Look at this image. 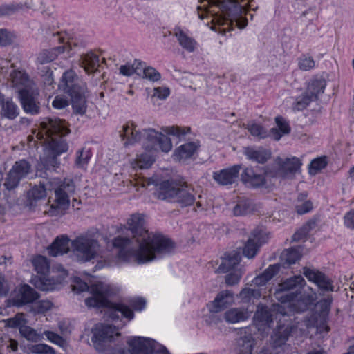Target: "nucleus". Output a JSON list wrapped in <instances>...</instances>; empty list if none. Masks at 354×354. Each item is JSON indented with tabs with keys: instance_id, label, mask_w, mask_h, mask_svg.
I'll list each match as a JSON object with an SVG mask.
<instances>
[{
	"instance_id": "44",
	"label": "nucleus",
	"mask_w": 354,
	"mask_h": 354,
	"mask_svg": "<svg viewBox=\"0 0 354 354\" xmlns=\"http://www.w3.org/2000/svg\"><path fill=\"white\" fill-rule=\"evenodd\" d=\"M1 111L3 116L10 120L15 119L19 114L18 106L12 101L4 102L3 95L1 94Z\"/></svg>"
},
{
	"instance_id": "52",
	"label": "nucleus",
	"mask_w": 354,
	"mask_h": 354,
	"mask_svg": "<svg viewBox=\"0 0 354 354\" xmlns=\"http://www.w3.org/2000/svg\"><path fill=\"white\" fill-rule=\"evenodd\" d=\"M143 65V62L135 59L132 66L128 64L122 65L120 67V73L124 76H131L135 73H138V70L141 71Z\"/></svg>"
},
{
	"instance_id": "43",
	"label": "nucleus",
	"mask_w": 354,
	"mask_h": 354,
	"mask_svg": "<svg viewBox=\"0 0 354 354\" xmlns=\"http://www.w3.org/2000/svg\"><path fill=\"white\" fill-rule=\"evenodd\" d=\"M145 152L138 156L136 163L140 169H148L151 167L156 160V152L155 151H149L144 149Z\"/></svg>"
},
{
	"instance_id": "21",
	"label": "nucleus",
	"mask_w": 354,
	"mask_h": 354,
	"mask_svg": "<svg viewBox=\"0 0 354 354\" xmlns=\"http://www.w3.org/2000/svg\"><path fill=\"white\" fill-rule=\"evenodd\" d=\"M234 303V293L231 290L220 291L208 306L211 313H219L232 306Z\"/></svg>"
},
{
	"instance_id": "11",
	"label": "nucleus",
	"mask_w": 354,
	"mask_h": 354,
	"mask_svg": "<svg viewBox=\"0 0 354 354\" xmlns=\"http://www.w3.org/2000/svg\"><path fill=\"white\" fill-rule=\"evenodd\" d=\"M31 169L30 162L24 159L16 161L8 174L4 186L8 190L15 188L20 180L27 176Z\"/></svg>"
},
{
	"instance_id": "18",
	"label": "nucleus",
	"mask_w": 354,
	"mask_h": 354,
	"mask_svg": "<svg viewBox=\"0 0 354 354\" xmlns=\"http://www.w3.org/2000/svg\"><path fill=\"white\" fill-rule=\"evenodd\" d=\"M268 171L265 169L264 174H257L252 167H245L241 174V180L242 183L248 187L257 189L266 185L267 180L266 175Z\"/></svg>"
},
{
	"instance_id": "58",
	"label": "nucleus",
	"mask_w": 354,
	"mask_h": 354,
	"mask_svg": "<svg viewBox=\"0 0 354 354\" xmlns=\"http://www.w3.org/2000/svg\"><path fill=\"white\" fill-rule=\"evenodd\" d=\"M24 5L21 3H11L1 5V15H10L20 10H22Z\"/></svg>"
},
{
	"instance_id": "53",
	"label": "nucleus",
	"mask_w": 354,
	"mask_h": 354,
	"mask_svg": "<svg viewBox=\"0 0 354 354\" xmlns=\"http://www.w3.org/2000/svg\"><path fill=\"white\" fill-rule=\"evenodd\" d=\"M333 303V298L331 296H328L318 302L319 307V316L322 318L326 319L330 311L331 305Z\"/></svg>"
},
{
	"instance_id": "41",
	"label": "nucleus",
	"mask_w": 354,
	"mask_h": 354,
	"mask_svg": "<svg viewBox=\"0 0 354 354\" xmlns=\"http://www.w3.org/2000/svg\"><path fill=\"white\" fill-rule=\"evenodd\" d=\"M291 99L293 100L292 109L294 112L302 111L306 109L311 102H315L306 91L298 96L291 97Z\"/></svg>"
},
{
	"instance_id": "54",
	"label": "nucleus",
	"mask_w": 354,
	"mask_h": 354,
	"mask_svg": "<svg viewBox=\"0 0 354 354\" xmlns=\"http://www.w3.org/2000/svg\"><path fill=\"white\" fill-rule=\"evenodd\" d=\"M3 322V320H1ZM6 322V326L9 328H19L24 324H27V319L25 317V315L22 313H17L13 317L3 320Z\"/></svg>"
},
{
	"instance_id": "19",
	"label": "nucleus",
	"mask_w": 354,
	"mask_h": 354,
	"mask_svg": "<svg viewBox=\"0 0 354 354\" xmlns=\"http://www.w3.org/2000/svg\"><path fill=\"white\" fill-rule=\"evenodd\" d=\"M241 165L236 164L213 173V179L222 186L232 185L239 176Z\"/></svg>"
},
{
	"instance_id": "60",
	"label": "nucleus",
	"mask_w": 354,
	"mask_h": 354,
	"mask_svg": "<svg viewBox=\"0 0 354 354\" xmlns=\"http://www.w3.org/2000/svg\"><path fill=\"white\" fill-rule=\"evenodd\" d=\"M41 77L44 78L45 84L52 85L54 82L53 72L49 66L38 68Z\"/></svg>"
},
{
	"instance_id": "9",
	"label": "nucleus",
	"mask_w": 354,
	"mask_h": 354,
	"mask_svg": "<svg viewBox=\"0 0 354 354\" xmlns=\"http://www.w3.org/2000/svg\"><path fill=\"white\" fill-rule=\"evenodd\" d=\"M89 292L92 296L85 299V304L88 307L110 309L113 301L108 298L110 294V288L108 286L102 281H97L90 285Z\"/></svg>"
},
{
	"instance_id": "24",
	"label": "nucleus",
	"mask_w": 354,
	"mask_h": 354,
	"mask_svg": "<svg viewBox=\"0 0 354 354\" xmlns=\"http://www.w3.org/2000/svg\"><path fill=\"white\" fill-rule=\"evenodd\" d=\"M295 330L292 325L278 324L273 330L271 339L274 347H281L288 342Z\"/></svg>"
},
{
	"instance_id": "8",
	"label": "nucleus",
	"mask_w": 354,
	"mask_h": 354,
	"mask_svg": "<svg viewBox=\"0 0 354 354\" xmlns=\"http://www.w3.org/2000/svg\"><path fill=\"white\" fill-rule=\"evenodd\" d=\"M71 246L82 263L91 261L97 257L98 241L86 235L77 236L72 241Z\"/></svg>"
},
{
	"instance_id": "40",
	"label": "nucleus",
	"mask_w": 354,
	"mask_h": 354,
	"mask_svg": "<svg viewBox=\"0 0 354 354\" xmlns=\"http://www.w3.org/2000/svg\"><path fill=\"white\" fill-rule=\"evenodd\" d=\"M93 156L90 148L83 147L76 151L75 165L77 168L86 169Z\"/></svg>"
},
{
	"instance_id": "62",
	"label": "nucleus",
	"mask_w": 354,
	"mask_h": 354,
	"mask_svg": "<svg viewBox=\"0 0 354 354\" xmlns=\"http://www.w3.org/2000/svg\"><path fill=\"white\" fill-rule=\"evenodd\" d=\"M31 351L33 354H54V350L50 346L44 344L33 345L31 347Z\"/></svg>"
},
{
	"instance_id": "20",
	"label": "nucleus",
	"mask_w": 354,
	"mask_h": 354,
	"mask_svg": "<svg viewBox=\"0 0 354 354\" xmlns=\"http://www.w3.org/2000/svg\"><path fill=\"white\" fill-rule=\"evenodd\" d=\"M200 147L201 143L198 140L185 142L176 148L172 156L173 159L183 162L192 159L197 154Z\"/></svg>"
},
{
	"instance_id": "38",
	"label": "nucleus",
	"mask_w": 354,
	"mask_h": 354,
	"mask_svg": "<svg viewBox=\"0 0 354 354\" xmlns=\"http://www.w3.org/2000/svg\"><path fill=\"white\" fill-rule=\"evenodd\" d=\"M67 191H71L69 184H61L55 191V203L58 207L66 208L69 206L70 200Z\"/></svg>"
},
{
	"instance_id": "56",
	"label": "nucleus",
	"mask_w": 354,
	"mask_h": 354,
	"mask_svg": "<svg viewBox=\"0 0 354 354\" xmlns=\"http://www.w3.org/2000/svg\"><path fill=\"white\" fill-rule=\"evenodd\" d=\"M127 303L132 308L133 310L141 312L146 308V300L140 297L129 298L127 300Z\"/></svg>"
},
{
	"instance_id": "47",
	"label": "nucleus",
	"mask_w": 354,
	"mask_h": 354,
	"mask_svg": "<svg viewBox=\"0 0 354 354\" xmlns=\"http://www.w3.org/2000/svg\"><path fill=\"white\" fill-rule=\"evenodd\" d=\"M46 196V189L44 184L35 185L27 192V198L30 205L32 204V201L44 198Z\"/></svg>"
},
{
	"instance_id": "14",
	"label": "nucleus",
	"mask_w": 354,
	"mask_h": 354,
	"mask_svg": "<svg viewBox=\"0 0 354 354\" xmlns=\"http://www.w3.org/2000/svg\"><path fill=\"white\" fill-rule=\"evenodd\" d=\"M180 181L173 179H168L157 183L153 178L148 179L147 185H154L156 186L155 195L160 200L172 201L176 196V192Z\"/></svg>"
},
{
	"instance_id": "37",
	"label": "nucleus",
	"mask_w": 354,
	"mask_h": 354,
	"mask_svg": "<svg viewBox=\"0 0 354 354\" xmlns=\"http://www.w3.org/2000/svg\"><path fill=\"white\" fill-rule=\"evenodd\" d=\"M261 291L259 289L250 288H244L237 295L240 301L243 304H254V301L259 300L261 297Z\"/></svg>"
},
{
	"instance_id": "63",
	"label": "nucleus",
	"mask_w": 354,
	"mask_h": 354,
	"mask_svg": "<svg viewBox=\"0 0 354 354\" xmlns=\"http://www.w3.org/2000/svg\"><path fill=\"white\" fill-rule=\"evenodd\" d=\"M15 39L16 35L14 32L1 28V46L11 45Z\"/></svg>"
},
{
	"instance_id": "57",
	"label": "nucleus",
	"mask_w": 354,
	"mask_h": 354,
	"mask_svg": "<svg viewBox=\"0 0 354 354\" xmlns=\"http://www.w3.org/2000/svg\"><path fill=\"white\" fill-rule=\"evenodd\" d=\"M145 64L144 63L142 70H143V74L145 78L153 82L158 81L160 79V73L156 69L150 66L145 67Z\"/></svg>"
},
{
	"instance_id": "2",
	"label": "nucleus",
	"mask_w": 354,
	"mask_h": 354,
	"mask_svg": "<svg viewBox=\"0 0 354 354\" xmlns=\"http://www.w3.org/2000/svg\"><path fill=\"white\" fill-rule=\"evenodd\" d=\"M137 248H127L132 243L129 237L117 236L112 240V245L118 248V257L124 261L134 260L138 264H146L173 254L176 248V242L160 232L151 233L138 241Z\"/></svg>"
},
{
	"instance_id": "6",
	"label": "nucleus",
	"mask_w": 354,
	"mask_h": 354,
	"mask_svg": "<svg viewBox=\"0 0 354 354\" xmlns=\"http://www.w3.org/2000/svg\"><path fill=\"white\" fill-rule=\"evenodd\" d=\"M41 127L45 131L46 135L51 138L49 142V149L55 156H59L68 151V145L62 136L65 133H68L70 131L69 129H64L57 120L50 118L41 122Z\"/></svg>"
},
{
	"instance_id": "48",
	"label": "nucleus",
	"mask_w": 354,
	"mask_h": 354,
	"mask_svg": "<svg viewBox=\"0 0 354 354\" xmlns=\"http://www.w3.org/2000/svg\"><path fill=\"white\" fill-rule=\"evenodd\" d=\"M110 309L115 310L122 314V316L129 320L134 319L135 315L132 308L129 305H127L122 302H114L111 304Z\"/></svg>"
},
{
	"instance_id": "5",
	"label": "nucleus",
	"mask_w": 354,
	"mask_h": 354,
	"mask_svg": "<svg viewBox=\"0 0 354 354\" xmlns=\"http://www.w3.org/2000/svg\"><path fill=\"white\" fill-rule=\"evenodd\" d=\"M31 263L37 273L32 277L31 283L41 291L55 290L56 282L53 277H50V263L49 259L43 255L36 254L32 258Z\"/></svg>"
},
{
	"instance_id": "10",
	"label": "nucleus",
	"mask_w": 354,
	"mask_h": 354,
	"mask_svg": "<svg viewBox=\"0 0 354 354\" xmlns=\"http://www.w3.org/2000/svg\"><path fill=\"white\" fill-rule=\"evenodd\" d=\"M39 297V293L30 286L27 283L20 284L15 293L8 299L7 306L21 308L34 304Z\"/></svg>"
},
{
	"instance_id": "33",
	"label": "nucleus",
	"mask_w": 354,
	"mask_h": 354,
	"mask_svg": "<svg viewBox=\"0 0 354 354\" xmlns=\"http://www.w3.org/2000/svg\"><path fill=\"white\" fill-rule=\"evenodd\" d=\"M274 120L277 128H271L270 136L272 139L278 141L283 136L290 133L291 127L289 122L281 115L276 116Z\"/></svg>"
},
{
	"instance_id": "26",
	"label": "nucleus",
	"mask_w": 354,
	"mask_h": 354,
	"mask_svg": "<svg viewBox=\"0 0 354 354\" xmlns=\"http://www.w3.org/2000/svg\"><path fill=\"white\" fill-rule=\"evenodd\" d=\"M70 239L66 235L57 236L50 245L47 247L49 256L56 257L68 253L69 251Z\"/></svg>"
},
{
	"instance_id": "15",
	"label": "nucleus",
	"mask_w": 354,
	"mask_h": 354,
	"mask_svg": "<svg viewBox=\"0 0 354 354\" xmlns=\"http://www.w3.org/2000/svg\"><path fill=\"white\" fill-rule=\"evenodd\" d=\"M127 225L128 230L131 232L133 239H134L136 242L151 234H149V230L147 228L145 215L143 214H132L128 218Z\"/></svg>"
},
{
	"instance_id": "28",
	"label": "nucleus",
	"mask_w": 354,
	"mask_h": 354,
	"mask_svg": "<svg viewBox=\"0 0 354 354\" xmlns=\"http://www.w3.org/2000/svg\"><path fill=\"white\" fill-rule=\"evenodd\" d=\"M176 193L174 201L180 204L181 206L187 207L194 205L195 196L186 182L180 183Z\"/></svg>"
},
{
	"instance_id": "12",
	"label": "nucleus",
	"mask_w": 354,
	"mask_h": 354,
	"mask_svg": "<svg viewBox=\"0 0 354 354\" xmlns=\"http://www.w3.org/2000/svg\"><path fill=\"white\" fill-rule=\"evenodd\" d=\"M115 336H120L115 326L102 324L93 329L91 341L97 349H101L104 343L113 342Z\"/></svg>"
},
{
	"instance_id": "50",
	"label": "nucleus",
	"mask_w": 354,
	"mask_h": 354,
	"mask_svg": "<svg viewBox=\"0 0 354 354\" xmlns=\"http://www.w3.org/2000/svg\"><path fill=\"white\" fill-rule=\"evenodd\" d=\"M10 77L15 87L26 86L29 82V75L24 71L14 70L10 74Z\"/></svg>"
},
{
	"instance_id": "23",
	"label": "nucleus",
	"mask_w": 354,
	"mask_h": 354,
	"mask_svg": "<svg viewBox=\"0 0 354 354\" xmlns=\"http://www.w3.org/2000/svg\"><path fill=\"white\" fill-rule=\"evenodd\" d=\"M19 98L21 106L26 113L37 114L39 106L37 104L33 92L28 88H24L18 91Z\"/></svg>"
},
{
	"instance_id": "42",
	"label": "nucleus",
	"mask_w": 354,
	"mask_h": 354,
	"mask_svg": "<svg viewBox=\"0 0 354 354\" xmlns=\"http://www.w3.org/2000/svg\"><path fill=\"white\" fill-rule=\"evenodd\" d=\"M306 285L304 277L301 275H295L286 279L279 284V290L281 291H288L297 287L302 288Z\"/></svg>"
},
{
	"instance_id": "51",
	"label": "nucleus",
	"mask_w": 354,
	"mask_h": 354,
	"mask_svg": "<svg viewBox=\"0 0 354 354\" xmlns=\"http://www.w3.org/2000/svg\"><path fill=\"white\" fill-rule=\"evenodd\" d=\"M247 129L252 136L257 137L259 139H265L270 137V132L268 133L261 124L255 122L248 124Z\"/></svg>"
},
{
	"instance_id": "27",
	"label": "nucleus",
	"mask_w": 354,
	"mask_h": 354,
	"mask_svg": "<svg viewBox=\"0 0 354 354\" xmlns=\"http://www.w3.org/2000/svg\"><path fill=\"white\" fill-rule=\"evenodd\" d=\"M255 210L256 205L252 198L239 196L232 209V214L234 216H245L252 214Z\"/></svg>"
},
{
	"instance_id": "46",
	"label": "nucleus",
	"mask_w": 354,
	"mask_h": 354,
	"mask_svg": "<svg viewBox=\"0 0 354 354\" xmlns=\"http://www.w3.org/2000/svg\"><path fill=\"white\" fill-rule=\"evenodd\" d=\"M301 257V249L299 247H291L285 250L281 254L282 259L288 265L295 264Z\"/></svg>"
},
{
	"instance_id": "16",
	"label": "nucleus",
	"mask_w": 354,
	"mask_h": 354,
	"mask_svg": "<svg viewBox=\"0 0 354 354\" xmlns=\"http://www.w3.org/2000/svg\"><path fill=\"white\" fill-rule=\"evenodd\" d=\"M278 166V172L283 178L292 179L297 172L301 171L302 166L301 160L296 156L286 158L284 159L278 157L276 159Z\"/></svg>"
},
{
	"instance_id": "34",
	"label": "nucleus",
	"mask_w": 354,
	"mask_h": 354,
	"mask_svg": "<svg viewBox=\"0 0 354 354\" xmlns=\"http://www.w3.org/2000/svg\"><path fill=\"white\" fill-rule=\"evenodd\" d=\"M280 266L279 264L270 265L262 273L255 277L252 283L258 287L266 285L279 272Z\"/></svg>"
},
{
	"instance_id": "55",
	"label": "nucleus",
	"mask_w": 354,
	"mask_h": 354,
	"mask_svg": "<svg viewBox=\"0 0 354 354\" xmlns=\"http://www.w3.org/2000/svg\"><path fill=\"white\" fill-rule=\"evenodd\" d=\"M298 67L301 71H308L315 67V62L312 56L302 54L298 58Z\"/></svg>"
},
{
	"instance_id": "31",
	"label": "nucleus",
	"mask_w": 354,
	"mask_h": 354,
	"mask_svg": "<svg viewBox=\"0 0 354 354\" xmlns=\"http://www.w3.org/2000/svg\"><path fill=\"white\" fill-rule=\"evenodd\" d=\"M241 261V256L239 252H226L217 271L219 273H227L239 265Z\"/></svg>"
},
{
	"instance_id": "45",
	"label": "nucleus",
	"mask_w": 354,
	"mask_h": 354,
	"mask_svg": "<svg viewBox=\"0 0 354 354\" xmlns=\"http://www.w3.org/2000/svg\"><path fill=\"white\" fill-rule=\"evenodd\" d=\"M328 161L326 156H322L313 159L308 165V174L310 176H315L328 165Z\"/></svg>"
},
{
	"instance_id": "61",
	"label": "nucleus",
	"mask_w": 354,
	"mask_h": 354,
	"mask_svg": "<svg viewBox=\"0 0 354 354\" xmlns=\"http://www.w3.org/2000/svg\"><path fill=\"white\" fill-rule=\"evenodd\" d=\"M21 335L28 340H35L37 339V334L32 328L24 324L19 330Z\"/></svg>"
},
{
	"instance_id": "17",
	"label": "nucleus",
	"mask_w": 354,
	"mask_h": 354,
	"mask_svg": "<svg viewBox=\"0 0 354 354\" xmlns=\"http://www.w3.org/2000/svg\"><path fill=\"white\" fill-rule=\"evenodd\" d=\"M156 341L149 337H133L127 341L130 354H153Z\"/></svg>"
},
{
	"instance_id": "30",
	"label": "nucleus",
	"mask_w": 354,
	"mask_h": 354,
	"mask_svg": "<svg viewBox=\"0 0 354 354\" xmlns=\"http://www.w3.org/2000/svg\"><path fill=\"white\" fill-rule=\"evenodd\" d=\"M174 35L179 45L187 53H193L197 48L198 43L196 39L189 36L180 28L178 27L174 29Z\"/></svg>"
},
{
	"instance_id": "36",
	"label": "nucleus",
	"mask_w": 354,
	"mask_h": 354,
	"mask_svg": "<svg viewBox=\"0 0 354 354\" xmlns=\"http://www.w3.org/2000/svg\"><path fill=\"white\" fill-rule=\"evenodd\" d=\"M64 52L63 46L41 50L37 55V64L44 65L57 59L59 55Z\"/></svg>"
},
{
	"instance_id": "22",
	"label": "nucleus",
	"mask_w": 354,
	"mask_h": 354,
	"mask_svg": "<svg viewBox=\"0 0 354 354\" xmlns=\"http://www.w3.org/2000/svg\"><path fill=\"white\" fill-rule=\"evenodd\" d=\"M243 153L248 160L262 165L266 163L272 157L271 151L263 147H247L244 149Z\"/></svg>"
},
{
	"instance_id": "49",
	"label": "nucleus",
	"mask_w": 354,
	"mask_h": 354,
	"mask_svg": "<svg viewBox=\"0 0 354 354\" xmlns=\"http://www.w3.org/2000/svg\"><path fill=\"white\" fill-rule=\"evenodd\" d=\"M162 131L167 135L175 136L180 140L187 133H190L191 128L189 127L169 126L162 127Z\"/></svg>"
},
{
	"instance_id": "32",
	"label": "nucleus",
	"mask_w": 354,
	"mask_h": 354,
	"mask_svg": "<svg viewBox=\"0 0 354 354\" xmlns=\"http://www.w3.org/2000/svg\"><path fill=\"white\" fill-rule=\"evenodd\" d=\"M297 297L295 300L294 309L297 312H304L314 305L316 297L313 294L302 292L300 290L295 291Z\"/></svg>"
},
{
	"instance_id": "64",
	"label": "nucleus",
	"mask_w": 354,
	"mask_h": 354,
	"mask_svg": "<svg viewBox=\"0 0 354 354\" xmlns=\"http://www.w3.org/2000/svg\"><path fill=\"white\" fill-rule=\"evenodd\" d=\"M343 223L346 228L354 230V209H350L344 214Z\"/></svg>"
},
{
	"instance_id": "35",
	"label": "nucleus",
	"mask_w": 354,
	"mask_h": 354,
	"mask_svg": "<svg viewBox=\"0 0 354 354\" xmlns=\"http://www.w3.org/2000/svg\"><path fill=\"white\" fill-rule=\"evenodd\" d=\"M326 86V82L323 79L313 78L308 83L306 90L305 91L308 95L316 102L319 95L324 92Z\"/></svg>"
},
{
	"instance_id": "25",
	"label": "nucleus",
	"mask_w": 354,
	"mask_h": 354,
	"mask_svg": "<svg viewBox=\"0 0 354 354\" xmlns=\"http://www.w3.org/2000/svg\"><path fill=\"white\" fill-rule=\"evenodd\" d=\"M266 242L261 232H254L252 237H250L243 248V254L249 259L253 258L260 247Z\"/></svg>"
},
{
	"instance_id": "39",
	"label": "nucleus",
	"mask_w": 354,
	"mask_h": 354,
	"mask_svg": "<svg viewBox=\"0 0 354 354\" xmlns=\"http://www.w3.org/2000/svg\"><path fill=\"white\" fill-rule=\"evenodd\" d=\"M82 64L87 73H93L100 66L99 56L92 52H90L82 56Z\"/></svg>"
},
{
	"instance_id": "1",
	"label": "nucleus",
	"mask_w": 354,
	"mask_h": 354,
	"mask_svg": "<svg viewBox=\"0 0 354 354\" xmlns=\"http://www.w3.org/2000/svg\"><path fill=\"white\" fill-rule=\"evenodd\" d=\"M201 3L197 6L198 17L210 19L207 22V26L211 24L210 29L225 36L236 27L244 28L248 12L258 8L254 0H204Z\"/></svg>"
},
{
	"instance_id": "3",
	"label": "nucleus",
	"mask_w": 354,
	"mask_h": 354,
	"mask_svg": "<svg viewBox=\"0 0 354 354\" xmlns=\"http://www.w3.org/2000/svg\"><path fill=\"white\" fill-rule=\"evenodd\" d=\"M136 125L131 121L127 122L120 132V137L125 146L132 145L142 138V147L149 151L158 149L169 152L172 148L171 139L167 136L153 129H144L142 132L136 130Z\"/></svg>"
},
{
	"instance_id": "4",
	"label": "nucleus",
	"mask_w": 354,
	"mask_h": 354,
	"mask_svg": "<svg viewBox=\"0 0 354 354\" xmlns=\"http://www.w3.org/2000/svg\"><path fill=\"white\" fill-rule=\"evenodd\" d=\"M58 89L70 97L75 113L81 115L85 114L87 109L85 96L86 86L80 80L75 71L69 69L62 74Z\"/></svg>"
},
{
	"instance_id": "59",
	"label": "nucleus",
	"mask_w": 354,
	"mask_h": 354,
	"mask_svg": "<svg viewBox=\"0 0 354 354\" xmlns=\"http://www.w3.org/2000/svg\"><path fill=\"white\" fill-rule=\"evenodd\" d=\"M242 277L240 270H233L225 276V283L228 286L238 284Z\"/></svg>"
},
{
	"instance_id": "29",
	"label": "nucleus",
	"mask_w": 354,
	"mask_h": 354,
	"mask_svg": "<svg viewBox=\"0 0 354 354\" xmlns=\"http://www.w3.org/2000/svg\"><path fill=\"white\" fill-rule=\"evenodd\" d=\"M250 316L247 308L235 307L227 310L223 315L225 321L228 324H237L247 321Z\"/></svg>"
},
{
	"instance_id": "13",
	"label": "nucleus",
	"mask_w": 354,
	"mask_h": 354,
	"mask_svg": "<svg viewBox=\"0 0 354 354\" xmlns=\"http://www.w3.org/2000/svg\"><path fill=\"white\" fill-rule=\"evenodd\" d=\"M303 274L308 281L313 283L322 292H333V281L323 272L305 266L303 268Z\"/></svg>"
},
{
	"instance_id": "7",
	"label": "nucleus",
	"mask_w": 354,
	"mask_h": 354,
	"mask_svg": "<svg viewBox=\"0 0 354 354\" xmlns=\"http://www.w3.org/2000/svg\"><path fill=\"white\" fill-rule=\"evenodd\" d=\"M274 314L285 315L284 307L277 303L272 304L270 307L265 304L259 303L257 305L252 322L259 330L270 328L274 324Z\"/></svg>"
}]
</instances>
